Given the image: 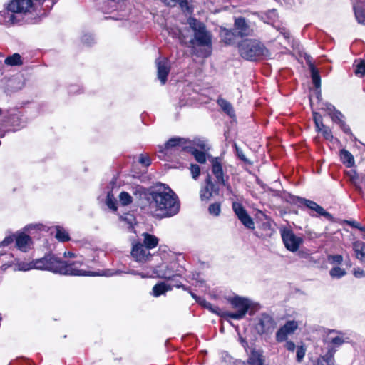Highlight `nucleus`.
Returning a JSON list of instances; mask_svg holds the SVG:
<instances>
[{
    "instance_id": "nucleus-58",
    "label": "nucleus",
    "mask_w": 365,
    "mask_h": 365,
    "mask_svg": "<svg viewBox=\"0 0 365 365\" xmlns=\"http://www.w3.org/2000/svg\"><path fill=\"white\" fill-rule=\"evenodd\" d=\"M46 0H36V2L40 4V5H42L43 4V3L46 1ZM51 1V7H52L53 6L54 4H56V2L58 1V0H50Z\"/></svg>"
},
{
    "instance_id": "nucleus-50",
    "label": "nucleus",
    "mask_w": 365,
    "mask_h": 365,
    "mask_svg": "<svg viewBox=\"0 0 365 365\" xmlns=\"http://www.w3.org/2000/svg\"><path fill=\"white\" fill-rule=\"evenodd\" d=\"M331 263L339 264L343 261V257L340 255H331L329 257Z\"/></svg>"
},
{
    "instance_id": "nucleus-3",
    "label": "nucleus",
    "mask_w": 365,
    "mask_h": 365,
    "mask_svg": "<svg viewBox=\"0 0 365 365\" xmlns=\"http://www.w3.org/2000/svg\"><path fill=\"white\" fill-rule=\"evenodd\" d=\"M34 10L33 0H11L7 4L6 11H0V24L14 25L29 22V19L25 18Z\"/></svg>"
},
{
    "instance_id": "nucleus-34",
    "label": "nucleus",
    "mask_w": 365,
    "mask_h": 365,
    "mask_svg": "<svg viewBox=\"0 0 365 365\" xmlns=\"http://www.w3.org/2000/svg\"><path fill=\"white\" fill-rule=\"evenodd\" d=\"M217 104L220 108L230 117L235 115L233 108L230 103L223 98H219L217 100Z\"/></svg>"
},
{
    "instance_id": "nucleus-40",
    "label": "nucleus",
    "mask_w": 365,
    "mask_h": 365,
    "mask_svg": "<svg viewBox=\"0 0 365 365\" xmlns=\"http://www.w3.org/2000/svg\"><path fill=\"white\" fill-rule=\"evenodd\" d=\"M120 273H123V272L120 270H117L115 273H107V274H105V275L112 276L113 274H120ZM123 273L130 274L133 275H140L142 278H146V277H149L148 274H145L143 273L138 272V271L134 270V269H129L128 271H124Z\"/></svg>"
},
{
    "instance_id": "nucleus-9",
    "label": "nucleus",
    "mask_w": 365,
    "mask_h": 365,
    "mask_svg": "<svg viewBox=\"0 0 365 365\" xmlns=\"http://www.w3.org/2000/svg\"><path fill=\"white\" fill-rule=\"evenodd\" d=\"M60 259L53 255H47L42 258L32 261L34 269L48 270L57 273Z\"/></svg>"
},
{
    "instance_id": "nucleus-38",
    "label": "nucleus",
    "mask_w": 365,
    "mask_h": 365,
    "mask_svg": "<svg viewBox=\"0 0 365 365\" xmlns=\"http://www.w3.org/2000/svg\"><path fill=\"white\" fill-rule=\"evenodd\" d=\"M335 331L334 330L329 332L330 336L328 337V342L334 346H340L344 343V340L341 336H332L331 334H334Z\"/></svg>"
},
{
    "instance_id": "nucleus-16",
    "label": "nucleus",
    "mask_w": 365,
    "mask_h": 365,
    "mask_svg": "<svg viewBox=\"0 0 365 365\" xmlns=\"http://www.w3.org/2000/svg\"><path fill=\"white\" fill-rule=\"evenodd\" d=\"M176 267L175 262H170V264H162L155 268V272L158 277L171 279L175 277L179 276V274L175 271Z\"/></svg>"
},
{
    "instance_id": "nucleus-42",
    "label": "nucleus",
    "mask_w": 365,
    "mask_h": 365,
    "mask_svg": "<svg viewBox=\"0 0 365 365\" xmlns=\"http://www.w3.org/2000/svg\"><path fill=\"white\" fill-rule=\"evenodd\" d=\"M178 4H179L180 7L183 12H186L187 14L192 13L193 9L191 6H190L187 0H179Z\"/></svg>"
},
{
    "instance_id": "nucleus-14",
    "label": "nucleus",
    "mask_w": 365,
    "mask_h": 365,
    "mask_svg": "<svg viewBox=\"0 0 365 365\" xmlns=\"http://www.w3.org/2000/svg\"><path fill=\"white\" fill-rule=\"evenodd\" d=\"M232 209L235 214L237 216L240 222L249 229H254L255 224L252 217L247 214V212L241 203L234 202Z\"/></svg>"
},
{
    "instance_id": "nucleus-15",
    "label": "nucleus",
    "mask_w": 365,
    "mask_h": 365,
    "mask_svg": "<svg viewBox=\"0 0 365 365\" xmlns=\"http://www.w3.org/2000/svg\"><path fill=\"white\" fill-rule=\"evenodd\" d=\"M349 224L355 228L359 229L361 232H364L363 238L365 239V227H363L356 221H351L349 222ZM365 245L362 242L356 241L353 243V249L355 252L356 257L361 262L365 263V252H364Z\"/></svg>"
},
{
    "instance_id": "nucleus-37",
    "label": "nucleus",
    "mask_w": 365,
    "mask_h": 365,
    "mask_svg": "<svg viewBox=\"0 0 365 365\" xmlns=\"http://www.w3.org/2000/svg\"><path fill=\"white\" fill-rule=\"evenodd\" d=\"M56 237L61 242H66L70 240L69 235L63 227H56Z\"/></svg>"
},
{
    "instance_id": "nucleus-7",
    "label": "nucleus",
    "mask_w": 365,
    "mask_h": 365,
    "mask_svg": "<svg viewBox=\"0 0 365 365\" xmlns=\"http://www.w3.org/2000/svg\"><path fill=\"white\" fill-rule=\"evenodd\" d=\"M277 327L274 318L268 314H262L257 318L255 329L259 335L269 336L273 333Z\"/></svg>"
},
{
    "instance_id": "nucleus-31",
    "label": "nucleus",
    "mask_w": 365,
    "mask_h": 365,
    "mask_svg": "<svg viewBox=\"0 0 365 365\" xmlns=\"http://www.w3.org/2000/svg\"><path fill=\"white\" fill-rule=\"evenodd\" d=\"M120 220L124 223V226L129 232L133 231V225L135 222L133 215L127 213L124 216H120Z\"/></svg>"
},
{
    "instance_id": "nucleus-26",
    "label": "nucleus",
    "mask_w": 365,
    "mask_h": 365,
    "mask_svg": "<svg viewBox=\"0 0 365 365\" xmlns=\"http://www.w3.org/2000/svg\"><path fill=\"white\" fill-rule=\"evenodd\" d=\"M187 24L193 32V36H195V34L203 31V30L207 29L204 23L192 17H190L187 19Z\"/></svg>"
},
{
    "instance_id": "nucleus-57",
    "label": "nucleus",
    "mask_w": 365,
    "mask_h": 365,
    "mask_svg": "<svg viewBox=\"0 0 365 365\" xmlns=\"http://www.w3.org/2000/svg\"><path fill=\"white\" fill-rule=\"evenodd\" d=\"M354 274L356 277H361L365 276V272L361 269L354 270Z\"/></svg>"
},
{
    "instance_id": "nucleus-24",
    "label": "nucleus",
    "mask_w": 365,
    "mask_h": 365,
    "mask_svg": "<svg viewBox=\"0 0 365 365\" xmlns=\"http://www.w3.org/2000/svg\"><path fill=\"white\" fill-rule=\"evenodd\" d=\"M264 356L262 351L253 349L249 355L247 362L250 365H263Z\"/></svg>"
},
{
    "instance_id": "nucleus-62",
    "label": "nucleus",
    "mask_w": 365,
    "mask_h": 365,
    "mask_svg": "<svg viewBox=\"0 0 365 365\" xmlns=\"http://www.w3.org/2000/svg\"><path fill=\"white\" fill-rule=\"evenodd\" d=\"M64 255H65L66 257H73V253H71V252H65V253H64Z\"/></svg>"
},
{
    "instance_id": "nucleus-13",
    "label": "nucleus",
    "mask_w": 365,
    "mask_h": 365,
    "mask_svg": "<svg viewBox=\"0 0 365 365\" xmlns=\"http://www.w3.org/2000/svg\"><path fill=\"white\" fill-rule=\"evenodd\" d=\"M299 327L298 322L294 320L287 321L276 333V340L283 342L287 340L289 335L294 333Z\"/></svg>"
},
{
    "instance_id": "nucleus-25",
    "label": "nucleus",
    "mask_w": 365,
    "mask_h": 365,
    "mask_svg": "<svg viewBox=\"0 0 365 365\" xmlns=\"http://www.w3.org/2000/svg\"><path fill=\"white\" fill-rule=\"evenodd\" d=\"M336 350L331 348L326 354L321 356L317 361V365H334V356Z\"/></svg>"
},
{
    "instance_id": "nucleus-20",
    "label": "nucleus",
    "mask_w": 365,
    "mask_h": 365,
    "mask_svg": "<svg viewBox=\"0 0 365 365\" xmlns=\"http://www.w3.org/2000/svg\"><path fill=\"white\" fill-rule=\"evenodd\" d=\"M16 245L19 250L22 252H27L31 249L32 240L29 235L24 232L18 233L15 237Z\"/></svg>"
},
{
    "instance_id": "nucleus-1",
    "label": "nucleus",
    "mask_w": 365,
    "mask_h": 365,
    "mask_svg": "<svg viewBox=\"0 0 365 365\" xmlns=\"http://www.w3.org/2000/svg\"><path fill=\"white\" fill-rule=\"evenodd\" d=\"M148 210L158 218L170 217L178 213L180 201L176 194L163 184L155 186L146 195Z\"/></svg>"
},
{
    "instance_id": "nucleus-52",
    "label": "nucleus",
    "mask_w": 365,
    "mask_h": 365,
    "mask_svg": "<svg viewBox=\"0 0 365 365\" xmlns=\"http://www.w3.org/2000/svg\"><path fill=\"white\" fill-rule=\"evenodd\" d=\"M355 73L361 76L365 75V61H362L357 65Z\"/></svg>"
},
{
    "instance_id": "nucleus-41",
    "label": "nucleus",
    "mask_w": 365,
    "mask_h": 365,
    "mask_svg": "<svg viewBox=\"0 0 365 365\" xmlns=\"http://www.w3.org/2000/svg\"><path fill=\"white\" fill-rule=\"evenodd\" d=\"M119 200L123 205H128L132 202V197L126 192H120Z\"/></svg>"
},
{
    "instance_id": "nucleus-45",
    "label": "nucleus",
    "mask_w": 365,
    "mask_h": 365,
    "mask_svg": "<svg viewBox=\"0 0 365 365\" xmlns=\"http://www.w3.org/2000/svg\"><path fill=\"white\" fill-rule=\"evenodd\" d=\"M306 354V348L304 346H299L297 348V362H301L304 358Z\"/></svg>"
},
{
    "instance_id": "nucleus-27",
    "label": "nucleus",
    "mask_w": 365,
    "mask_h": 365,
    "mask_svg": "<svg viewBox=\"0 0 365 365\" xmlns=\"http://www.w3.org/2000/svg\"><path fill=\"white\" fill-rule=\"evenodd\" d=\"M143 243L142 244L149 250L155 248L158 245L159 240L155 235L145 232L143 234Z\"/></svg>"
},
{
    "instance_id": "nucleus-23",
    "label": "nucleus",
    "mask_w": 365,
    "mask_h": 365,
    "mask_svg": "<svg viewBox=\"0 0 365 365\" xmlns=\"http://www.w3.org/2000/svg\"><path fill=\"white\" fill-rule=\"evenodd\" d=\"M330 117L332 121L337 123L345 133H351V129L344 122V115L340 111L336 110Z\"/></svg>"
},
{
    "instance_id": "nucleus-49",
    "label": "nucleus",
    "mask_w": 365,
    "mask_h": 365,
    "mask_svg": "<svg viewBox=\"0 0 365 365\" xmlns=\"http://www.w3.org/2000/svg\"><path fill=\"white\" fill-rule=\"evenodd\" d=\"M313 120L315 124V128L324 124L322 115L317 112H313Z\"/></svg>"
},
{
    "instance_id": "nucleus-4",
    "label": "nucleus",
    "mask_w": 365,
    "mask_h": 365,
    "mask_svg": "<svg viewBox=\"0 0 365 365\" xmlns=\"http://www.w3.org/2000/svg\"><path fill=\"white\" fill-rule=\"evenodd\" d=\"M240 55L248 61H256L269 55V51L256 39H245L239 43Z\"/></svg>"
},
{
    "instance_id": "nucleus-48",
    "label": "nucleus",
    "mask_w": 365,
    "mask_h": 365,
    "mask_svg": "<svg viewBox=\"0 0 365 365\" xmlns=\"http://www.w3.org/2000/svg\"><path fill=\"white\" fill-rule=\"evenodd\" d=\"M139 163L143 165L145 167H148L151 163V160L148 155H145L141 154L139 157L138 160Z\"/></svg>"
},
{
    "instance_id": "nucleus-43",
    "label": "nucleus",
    "mask_w": 365,
    "mask_h": 365,
    "mask_svg": "<svg viewBox=\"0 0 365 365\" xmlns=\"http://www.w3.org/2000/svg\"><path fill=\"white\" fill-rule=\"evenodd\" d=\"M209 213L210 215L218 216L221 212V206L218 202L212 203L209 206Z\"/></svg>"
},
{
    "instance_id": "nucleus-19",
    "label": "nucleus",
    "mask_w": 365,
    "mask_h": 365,
    "mask_svg": "<svg viewBox=\"0 0 365 365\" xmlns=\"http://www.w3.org/2000/svg\"><path fill=\"white\" fill-rule=\"evenodd\" d=\"M234 29L237 32L238 36L241 37L249 36L252 31L243 17H238L235 19Z\"/></svg>"
},
{
    "instance_id": "nucleus-12",
    "label": "nucleus",
    "mask_w": 365,
    "mask_h": 365,
    "mask_svg": "<svg viewBox=\"0 0 365 365\" xmlns=\"http://www.w3.org/2000/svg\"><path fill=\"white\" fill-rule=\"evenodd\" d=\"M131 255L136 262L140 263L147 262L152 257L150 250L140 242L133 245Z\"/></svg>"
},
{
    "instance_id": "nucleus-18",
    "label": "nucleus",
    "mask_w": 365,
    "mask_h": 365,
    "mask_svg": "<svg viewBox=\"0 0 365 365\" xmlns=\"http://www.w3.org/2000/svg\"><path fill=\"white\" fill-rule=\"evenodd\" d=\"M156 64L158 67V78L160 81L161 84L163 85L165 83L168 75L170 72L168 61L166 58L158 59Z\"/></svg>"
},
{
    "instance_id": "nucleus-55",
    "label": "nucleus",
    "mask_w": 365,
    "mask_h": 365,
    "mask_svg": "<svg viewBox=\"0 0 365 365\" xmlns=\"http://www.w3.org/2000/svg\"><path fill=\"white\" fill-rule=\"evenodd\" d=\"M165 5L170 7H173L176 6V4L178 3L179 0H161Z\"/></svg>"
},
{
    "instance_id": "nucleus-21",
    "label": "nucleus",
    "mask_w": 365,
    "mask_h": 365,
    "mask_svg": "<svg viewBox=\"0 0 365 365\" xmlns=\"http://www.w3.org/2000/svg\"><path fill=\"white\" fill-rule=\"evenodd\" d=\"M212 172L215 176L218 183L225 185L222 166L218 158H214L212 161Z\"/></svg>"
},
{
    "instance_id": "nucleus-59",
    "label": "nucleus",
    "mask_w": 365,
    "mask_h": 365,
    "mask_svg": "<svg viewBox=\"0 0 365 365\" xmlns=\"http://www.w3.org/2000/svg\"><path fill=\"white\" fill-rule=\"evenodd\" d=\"M204 306L210 309L212 312L217 313L216 309L212 307V304L210 303L205 302Z\"/></svg>"
},
{
    "instance_id": "nucleus-46",
    "label": "nucleus",
    "mask_w": 365,
    "mask_h": 365,
    "mask_svg": "<svg viewBox=\"0 0 365 365\" xmlns=\"http://www.w3.org/2000/svg\"><path fill=\"white\" fill-rule=\"evenodd\" d=\"M195 145L197 147H199L201 149L206 150L208 149L207 144L205 140L197 138L195 139L192 143L191 142V145Z\"/></svg>"
},
{
    "instance_id": "nucleus-35",
    "label": "nucleus",
    "mask_w": 365,
    "mask_h": 365,
    "mask_svg": "<svg viewBox=\"0 0 365 365\" xmlns=\"http://www.w3.org/2000/svg\"><path fill=\"white\" fill-rule=\"evenodd\" d=\"M316 131L318 133H321L324 138L328 141H332L334 139V136L332 135L331 129L324 124L321 125L319 127H317Z\"/></svg>"
},
{
    "instance_id": "nucleus-22",
    "label": "nucleus",
    "mask_w": 365,
    "mask_h": 365,
    "mask_svg": "<svg viewBox=\"0 0 365 365\" xmlns=\"http://www.w3.org/2000/svg\"><path fill=\"white\" fill-rule=\"evenodd\" d=\"M9 267H12L14 271H24V272L34 269L32 262H17L16 263L11 262L10 263H6L2 265V269L4 270L6 269Z\"/></svg>"
},
{
    "instance_id": "nucleus-29",
    "label": "nucleus",
    "mask_w": 365,
    "mask_h": 365,
    "mask_svg": "<svg viewBox=\"0 0 365 365\" xmlns=\"http://www.w3.org/2000/svg\"><path fill=\"white\" fill-rule=\"evenodd\" d=\"M307 63L309 65V68L311 72L312 79L313 84L317 88H319L321 86V78L319 76V71L317 68L314 66V65L309 61V59H307Z\"/></svg>"
},
{
    "instance_id": "nucleus-28",
    "label": "nucleus",
    "mask_w": 365,
    "mask_h": 365,
    "mask_svg": "<svg viewBox=\"0 0 365 365\" xmlns=\"http://www.w3.org/2000/svg\"><path fill=\"white\" fill-rule=\"evenodd\" d=\"M171 289L172 287L170 284L165 282H160L153 287L152 294L154 297H158L162 294H165L166 292Z\"/></svg>"
},
{
    "instance_id": "nucleus-33",
    "label": "nucleus",
    "mask_w": 365,
    "mask_h": 365,
    "mask_svg": "<svg viewBox=\"0 0 365 365\" xmlns=\"http://www.w3.org/2000/svg\"><path fill=\"white\" fill-rule=\"evenodd\" d=\"M4 63L11 66H21L23 64V61L20 54L14 53L13 55L6 58L4 60Z\"/></svg>"
},
{
    "instance_id": "nucleus-10",
    "label": "nucleus",
    "mask_w": 365,
    "mask_h": 365,
    "mask_svg": "<svg viewBox=\"0 0 365 365\" xmlns=\"http://www.w3.org/2000/svg\"><path fill=\"white\" fill-rule=\"evenodd\" d=\"M194 40L197 46L204 47V49L200 51V56L207 58L211 55L212 35L207 29L203 31L195 34Z\"/></svg>"
},
{
    "instance_id": "nucleus-63",
    "label": "nucleus",
    "mask_w": 365,
    "mask_h": 365,
    "mask_svg": "<svg viewBox=\"0 0 365 365\" xmlns=\"http://www.w3.org/2000/svg\"><path fill=\"white\" fill-rule=\"evenodd\" d=\"M33 227H34V226H33V225H28L27 227H25V229H26V230H29V229L32 228Z\"/></svg>"
},
{
    "instance_id": "nucleus-8",
    "label": "nucleus",
    "mask_w": 365,
    "mask_h": 365,
    "mask_svg": "<svg viewBox=\"0 0 365 365\" xmlns=\"http://www.w3.org/2000/svg\"><path fill=\"white\" fill-rule=\"evenodd\" d=\"M296 203H297L299 206L303 205L307 208L309 210V214L312 217L323 216L328 220L332 218L330 213L327 212L322 206L312 200L297 197Z\"/></svg>"
},
{
    "instance_id": "nucleus-54",
    "label": "nucleus",
    "mask_w": 365,
    "mask_h": 365,
    "mask_svg": "<svg viewBox=\"0 0 365 365\" xmlns=\"http://www.w3.org/2000/svg\"><path fill=\"white\" fill-rule=\"evenodd\" d=\"M13 241H14L13 236L10 235V236L6 237L4 239V240L0 242V247L7 246V245H10Z\"/></svg>"
},
{
    "instance_id": "nucleus-64",
    "label": "nucleus",
    "mask_w": 365,
    "mask_h": 365,
    "mask_svg": "<svg viewBox=\"0 0 365 365\" xmlns=\"http://www.w3.org/2000/svg\"><path fill=\"white\" fill-rule=\"evenodd\" d=\"M190 294H191V296H192L193 298L196 299V297H196V295H195V294H193L192 292H190Z\"/></svg>"
},
{
    "instance_id": "nucleus-39",
    "label": "nucleus",
    "mask_w": 365,
    "mask_h": 365,
    "mask_svg": "<svg viewBox=\"0 0 365 365\" xmlns=\"http://www.w3.org/2000/svg\"><path fill=\"white\" fill-rule=\"evenodd\" d=\"M329 274L331 277L339 279L346 274V271L341 267H335L330 270Z\"/></svg>"
},
{
    "instance_id": "nucleus-30",
    "label": "nucleus",
    "mask_w": 365,
    "mask_h": 365,
    "mask_svg": "<svg viewBox=\"0 0 365 365\" xmlns=\"http://www.w3.org/2000/svg\"><path fill=\"white\" fill-rule=\"evenodd\" d=\"M340 158L341 162L348 168H351L354 165V158L352 154L346 150L340 151Z\"/></svg>"
},
{
    "instance_id": "nucleus-17",
    "label": "nucleus",
    "mask_w": 365,
    "mask_h": 365,
    "mask_svg": "<svg viewBox=\"0 0 365 365\" xmlns=\"http://www.w3.org/2000/svg\"><path fill=\"white\" fill-rule=\"evenodd\" d=\"M218 191V187L212 182L211 176L208 174L205 179V186L200 190V199L207 200L213 194H217Z\"/></svg>"
},
{
    "instance_id": "nucleus-61",
    "label": "nucleus",
    "mask_w": 365,
    "mask_h": 365,
    "mask_svg": "<svg viewBox=\"0 0 365 365\" xmlns=\"http://www.w3.org/2000/svg\"><path fill=\"white\" fill-rule=\"evenodd\" d=\"M175 286L177 287H182L184 290H187L188 289L187 287H185V286H183L181 284H176Z\"/></svg>"
},
{
    "instance_id": "nucleus-44",
    "label": "nucleus",
    "mask_w": 365,
    "mask_h": 365,
    "mask_svg": "<svg viewBox=\"0 0 365 365\" xmlns=\"http://www.w3.org/2000/svg\"><path fill=\"white\" fill-rule=\"evenodd\" d=\"M320 109L325 110L329 116L336 110V108L329 103H322Z\"/></svg>"
},
{
    "instance_id": "nucleus-6",
    "label": "nucleus",
    "mask_w": 365,
    "mask_h": 365,
    "mask_svg": "<svg viewBox=\"0 0 365 365\" xmlns=\"http://www.w3.org/2000/svg\"><path fill=\"white\" fill-rule=\"evenodd\" d=\"M280 234L285 247L290 252L297 251L304 242L302 237L296 235L289 228H282Z\"/></svg>"
},
{
    "instance_id": "nucleus-36",
    "label": "nucleus",
    "mask_w": 365,
    "mask_h": 365,
    "mask_svg": "<svg viewBox=\"0 0 365 365\" xmlns=\"http://www.w3.org/2000/svg\"><path fill=\"white\" fill-rule=\"evenodd\" d=\"M354 11L357 22L365 25V9L361 6L354 4Z\"/></svg>"
},
{
    "instance_id": "nucleus-53",
    "label": "nucleus",
    "mask_w": 365,
    "mask_h": 365,
    "mask_svg": "<svg viewBox=\"0 0 365 365\" xmlns=\"http://www.w3.org/2000/svg\"><path fill=\"white\" fill-rule=\"evenodd\" d=\"M284 347L290 352H294L296 349L295 344L292 341H286Z\"/></svg>"
},
{
    "instance_id": "nucleus-47",
    "label": "nucleus",
    "mask_w": 365,
    "mask_h": 365,
    "mask_svg": "<svg viewBox=\"0 0 365 365\" xmlns=\"http://www.w3.org/2000/svg\"><path fill=\"white\" fill-rule=\"evenodd\" d=\"M190 172L193 179L196 180L200 174V168L198 165L192 164L190 166Z\"/></svg>"
},
{
    "instance_id": "nucleus-32",
    "label": "nucleus",
    "mask_w": 365,
    "mask_h": 365,
    "mask_svg": "<svg viewBox=\"0 0 365 365\" xmlns=\"http://www.w3.org/2000/svg\"><path fill=\"white\" fill-rule=\"evenodd\" d=\"M220 37L226 44H232L235 41V34L231 30L222 29L220 31Z\"/></svg>"
},
{
    "instance_id": "nucleus-11",
    "label": "nucleus",
    "mask_w": 365,
    "mask_h": 365,
    "mask_svg": "<svg viewBox=\"0 0 365 365\" xmlns=\"http://www.w3.org/2000/svg\"><path fill=\"white\" fill-rule=\"evenodd\" d=\"M82 265L81 262L77 261L68 264L60 260L57 273L63 275H91L92 274L81 268Z\"/></svg>"
},
{
    "instance_id": "nucleus-51",
    "label": "nucleus",
    "mask_w": 365,
    "mask_h": 365,
    "mask_svg": "<svg viewBox=\"0 0 365 365\" xmlns=\"http://www.w3.org/2000/svg\"><path fill=\"white\" fill-rule=\"evenodd\" d=\"M235 151H236V154L238 156V158L242 160L243 162L245 163H247L248 160L247 159V158L245 157V155H244L243 153V151L242 150V149H240L237 145V144H235Z\"/></svg>"
},
{
    "instance_id": "nucleus-2",
    "label": "nucleus",
    "mask_w": 365,
    "mask_h": 365,
    "mask_svg": "<svg viewBox=\"0 0 365 365\" xmlns=\"http://www.w3.org/2000/svg\"><path fill=\"white\" fill-rule=\"evenodd\" d=\"M182 150L190 152L200 163L206 162V155L203 151H200L191 146V141L189 140L180 137L172 138L164 145H160L159 158L165 160H172Z\"/></svg>"
},
{
    "instance_id": "nucleus-5",
    "label": "nucleus",
    "mask_w": 365,
    "mask_h": 365,
    "mask_svg": "<svg viewBox=\"0 0 365 365\" xmlns=\"http://www.w3.org/2000/svg\"><path fill=\"white\" fill-rule=\"evenodd\" d=\"M230 302L232 307L237 309V311L235 312H223L222 313H218V314L225 318L241 319L245 316L251 305L248 299L240 297L239 296L231 298L230 299Z\"/></svg>"
},
{
    "instance_id": "nucleus-56",
    "label": "nucleus",
    "mask_w": 365,
    "mask_h": 365,
    "mask_svg": "<svg viewBox=\"0 0 365 365\" xmlns=\"http://www.w3.org/2000/svg\"><path fill=\"white\" fill-rule=\"evenodd\" d=\"M106 204L109 208L113 210L114 211L117 210V207L115 206V202H113L110 199L108 198L107 200Z\"/></svg>"
},
{
    "instance_id": "nucleus-60",
    "label": "nucleus",
    "mask_w": 365,
    "mask_h": 365,
    "mask_svg": "<svg viewBox=\"0 0 365 365\" xmlns=\"http://www.w3.org/2000/svg\"><path fill=\"white\" fill-rule=\"evenodd\" d=\"M280 33L284 36L285 38H289V34L286 31L285 29L282 28L280 31Z\"/></svg>"
}]
</instances>
